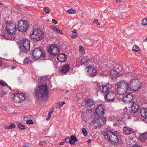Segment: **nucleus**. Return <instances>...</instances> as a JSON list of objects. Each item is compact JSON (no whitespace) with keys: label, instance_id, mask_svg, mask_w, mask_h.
I'll use <instances>...</instances> for the list:
<instances>
[{"label":"nucleus","instance_id":"55","mask_svg":"<svg viewBox=\"0 0 147 147\" xmlns=\"http://www.w3.org/2000/svg\"><path fill=\"white\" fill-rule=\"evenodd\" d=\"M92 111L91 109H88L86 111V113H92Z\"/></svg>","mask_w":147,"mask_h":147},{"label":"nucleus","instance_id":"24","mask_svg":"<svg viewBox=\"0 0 147 147\" xmlns=\"http://www.w3.org/2000/svg\"><path fill=\"white\" fill-rule=\"evenodd\" d=\"M85 101L86 104L88 107H91L94 104V101L92 99L86 98Z\"/></svg>","mask_w":147,"mask_h":147},{"label":"nucleus","instance_id":"9","mask_svg":"<svg viewBox=\"0 0 147 147\" xmlns=\"http://www.w3.org/2000/svg\"><path fill=\"white\" fill-rule=\"evenodd\" d=\"M17 28L19 31L22 32H26L28 28L27 22L25 20H20L18 22Z\"/></svg>","mask_w":147,"mask_h":147},{"label":"nucleus","instance_id":"38","mask_svg":"<svg viewBox=\"0 0 147 147\" xmlns=\"http://www.w3.org/2000/svg\"><path fill=\"white\" fill-rule=\"evenodd\" d=\"M142 24L144 25H146L147 24V19L144 18L142 21Z\"/></svg>","mask_w":147,"mask_h":147},{"label":"nucleus","instance_id":"27","mask_svg":"<svg viewBox=\"0 0 147 147\" xmlns=\"http://www.w3.org/2000/svg\"><path fill=\"white\" fill-rule=\"evenodd\" d=\"M110 75L111 78L114 79L115 78L118 76V73L116 71L113 70L111 71Z\"/></svg>","mask_w":147,"mask_h":147},{"label":"nucleus","instance_id":"43","mask_svg":"<svg viewBox=\"0 0 147 147\" xmlns=\"http://www.w3.org/2000/svg\"><path fill=\"white\" fill-rule=\"evenodd\" d=\"M55 32L60 34H63L62 31L59 28H57V30H56Z\"/></svg>","mask_w":147,"mask_h":147},{"label":"nucleus","instance_id":"15","mask_svg":"<svg viewBox=\"0 0 147 147\" xmlns=\"http://www.w3.org/2000/svg\"><path fill=\"white\" fill-rule=\"evenodd\" d=\"M86 69H88L87 72L90 76L93 77L97 74V70L96 68H94L93 66H88Z\"/></svg>","mask_w":147,"mask_h":147},{"label":"nucleus","instance_id":"51","mask_svg":"<svg viewBox=\"0 0 147 147\" xmlns=\"http://www.w3.org/2000/svg\"><path fill=\"white\" fill-rule=\"evenodd\" d=\"M6 94V93L4 91H2L1 94H0V99L4 95H5Z\"/></svg>","mask_w":147,"mask_h":147},{"label":"nucleus","instance_id":"47","mask_svg":"<svg viewBox=\"0 0 147 147\" xmlns=\"http://www.w3.org/2000/svg\"><path fill=\"white\" fill-rule=\"evenodd\" d=\"M26 123L28 124H32L33 123V122L32 120L30 119L26 121Z\"/></svg>","mask_w":147,"mask_h":147},{"label":"nucleus","instance_id":"8","mask_svg":"<svg viewBox=\"0 0 147 147\" xmlns=\"http://www.w3.org/2000/svg\"><path fill=\"white\" fill-rule=\"evenodd\" d=\"M48 51L51 55L56 56L60 52V47L58 45L53 44L49 46Z\"/></svg>","mask_w":147,"mask_h":147},{"label":"nucleus","instance_id":"35","mask_svg":"<svg viewBox=\"0 0 147 147\" xmlns=\"http://www.w3.org/2000/svg\"><path fill=\"white\" fill-rule=\"evenodd\" d=\"M43 10L47 13H49L51 10V9L49 7H45Z\"/></svg>","mask_w":147,"mask_h":147},{"label":"nucleus","instance_id":"40","mask_svg":"<svg viewBox=\"0 0 147 147\" xmlns=\"http://www.w3.org/2000/svg\"><path fill=\"white\" fill-rule=\"evenodd\" d=\"M0 85L3 87H4L5 86H7L8 85L6 82L0 81Z\"/></svg>","mask_w":147,"mask_h":147},{"label":"nucleus","instance_id":"49","mask_svg":"<svg viewBox=\"0 0 147 147\" xmlns=\"http://www.w3.org/2000/svg\"><path fill=\"white\" fill-rule=\"evenodd\" d=\"M51 28L53 30V31L55 32L56 30H57V28L53 26H50Z\"/></svg>","mask_w":147,"mask_h":147},{"label":"nucleus","instance_id":"6","mask_svg":"<svg viewBox=\"0 0 147 147\" xmlns=\"http://www.w3.org/2000/svg\"><path fill=\"white\" fill-rule=\"evenodd\" d=\"M116 86L117 91L119 95H122L126 93L129 88V84L124 80H121L118 82Z\"/></svg>","mask_w":147,"mask_h":147},{"label":"nucleus","instance_id":"34","mask_svg":"<svg viewBox=\"0 0 147 147\" xmlns=\"http://www.w3.org/2000/svg\"><path fill=\"white\" fill-rule=\"evenodd\" d=\"M24 62L25 63L29 64L30 63V60L29 57H26L24 60Z\"/></svg>","mask_w":147,"mask_h":147},{"label":"nucleus","instance_id":"13","mask_svg":"<svg viewBox=\"0 0 147 147\" xmlns=\"http://www.w3.org/2000/svg\"><path fill=\"white\" fill-rule=\"evenodd\" d=\"M98 89L101 92L105 94L109 89V83H104L97 85Z\"/></svg>","mask_w":147,"mask_h":147},{"label":"nucleus","instance_id":"37","mask_svg":"<svg viewBox=\"0 0 147 147\" xmlns=\"http://www.w3.org/2000/svg\"><path fill=\"white\" fill-rule=\"evenodd\" d=\"M53 111L52 110V111H51L49 113L48 117L46 119V120L47 121L49 120L50 119L51 115V114L53 112Z\"/></svg>","mask_w":147,"mask_h":147},{"label":"nucleus","instance_id":"17","mask_svg":"<svg viewBox=\"0 0 147 147\" xmlns=\"http://www.w3.org/2000/svg\"><path fill=\"white\" fill-rule=\"evenodd\" d=\"M123 132L126 135H130L131 134L134 135L135 134L134 130L127 126H125L123 128Z\"/></svg>","mask_w":147,"mask_h":147},{"label":"nucleus","instance_id":"46","mask_svg":"<svg viewBox=\"0 0 147 147\" xmlns=\"http://www.w3.org/2000/svg\"><path fill=\"white\" fill-rule=\"evenodd\" d=\"M95 118V114H93L92 115V117H91V122H89L90 123H92L93 121L94 120Z\"/></svg>","mask_w":147,"mask_h":147},{"label":"nucleus","instance_id":"7","mask_svg":"<svg viewBox=\"0 0 147 147\" xmlns=\"http://www.w3.org/2000/svg\"><path fill=\"white\" fill-rule=\"evenodd\" d=\"M32 57L34 59H43L45 56V53L44 50L39 48H35L33 51L32 53H31Z\"/></svg>","mask_w":147,"mask_h":147},{"label":"nucleus","instance_id":"41","mask_svg":"<svg viewBox=\"0 0 147 147\" xmlns=\"http://www.w3.org/2000/svg\"><path fill=\"white\" fill-rule=\"evenodd\" d=\"M69 137H67L64 138L63 140V141L64 142H68L69 143Z\"/></svg>","mask_w":147,"mask_h":147},{"label":"nucleus","instance_id":"2","mask_svg":"<svg viewBox=\"0 0 147 147\" xmlns=\"http://www.w3.org/2000/svg\"><path fill=\"white\" fill-rule=\"evenodd\" d=\"M35 95L39 100L45 101L47 100L48 91L47 86L38 85V87L35 89Z\"/></svg>","mask_w":147,"mask_h":147},{"label":"nucleus","instance_id":"39","mask_svg":"<svg viewBox=\"0 0 147 147\" xmlns=\"http://www.w3.org/2000/svg\"><path fill=\"white\" fill-rule=\"evenodd\" d=\"M82 131L83 134L84 136H86L87 134V132L85 128H82Z\"/></svg>","mask_w":147,"mask_h":147},{"label":"nucleus","instance_id":"1","mask_svg":"<svg viewBox=\"0 0 147 147\" xmlns=\"http://www.w3.org/2000/svg\"><path fill=\"white\" fill-rule=\"evenodd\" d=\"M105 138L107 142H110L113 146H118L121 143L123 136L119 134L117 131L107 130L103 132Z\"/></svg>","mask_w":147,"mask_h":147},{"label":"nucleus","instance_id":"16","mask_svg":"<svg viewBox=\"0 0 147 147\" xmlns=\"http://www.w3.org/2000/svg\"><path fill=\"white\" fill-rule=\"evenodd\" d=\"M115 97V94L111 91H110L107 93L105 97L106 101L108 102L113 101Z\"/></svg>","mask_w":147,"mask_h":147},{"label":"nucleus","instance_id":"62","mask_svg":"<svg viewBox=\"0 0 147 147\" xmlns=\"http://www.w3.org/2000/svg\"><path fill=\"white\" fill-rule=\"evenodd\" d=\"M118 69L119 70H122V68H121V67H119V68H118Z\"/></svg>","mask_w":147,"mask_h":147},{"label":"nucleus","instance_id":"4","mask_svg":"<svg viewBox=\"0 0 147 147\" xmlns=\"http://www.w3.org/2000/svg\"><path fill=\"white\" fill-rule=\"evenodd\" d=\"M6 31L9 34V37L10 39H14V35L16 34V27L15 23L13 21L7 22L6 23Z\"/></svg>","mask_w":147,"mask_h":147},{"label":"nucleus","instance_id":"22","mask_svg":"<svg viewBox=\"0 0 147 147\" xmlns=\"http://www.w3.org/2000/svg\"><path fill=\"white\" fill-rule=\"evenodd\" d=\"M107 63L103 65V67H104L105 68V69L107 70H109V69L108 68H112L113 66L112 61L110 60L109 59L107 61Z\"/></svg>","mask_w":147,"mask_h":147},{"label":"nucleus","instance_id":"52","mask_svg":"<svg viewBox=\"0 0 147 147\" xmlns=\"http://www.w3.org/2000/svg\"><path fill=\"white\" fill-rule=\"evenodd\" d=\"M52 22L53 23L55 24H57L58 22L57 21L54 19H53L52 20Z\"/></svg>","mask_w":147,"mask_h":147},{"label":"nucleus","instance_id":"36","mask_svg":"<svg viewBox=\"0 0 147 147\" xmlns=\"http://www.w3.org/2000/svg\"><path fill=\"white\" fill-rule=\"evenodd\" d=\"M18 126L21 129H25V126L21 123L19 124Z\"/></svg>","mask_w":147,"mask_h":147},{"label":"nucleus","instance_id":"61","mask_svg":"<svg viewBox=\"0 0 147 147\" xmlns=\"http://www.w3.org/2000/svg\"><path fill=\"white\" fill-rule=\"evenodd\" d=\"M7 86V87H8L9 88V89L10 90H11V87L10 86H9L8 85Z\"/></svg>","mask_w":147,"mask_h":147},{"label":"nucleus","instance_id":"44","mask_svg":"<svg viewBox=\"0 0 147 147\" xmlns=\"http://www.w3.org/2000/svg\"><path fill=\"white\" fill-rule=\"evenodd\" d=\"M45 80V78L44 77H42L38 79V81L39 82H40L41 83H42L43 82L44 80Z\"/></svg>","mask_w":147,"mask_h":147},{"label":"nucleus","instance_id":"21","mask_svg":"<svg viewBox=\"0 0 147 147\" xmlns=\"http://www.w3.org/2000/svg\"><path fill=\"white\" fill-rule=\"evenodd\" d=\"M70 69V67L69 64H65L61 68L60 72L62 73L65 74L67 72H68Z\"/></svg>","mask_w":147,"mask_h":147},{"label":"nucleus","instance_id":"56","mask_svg":"<svg viewBox=\"0 0 147 147\" xmlns=\"http://www.w3.org/2000/svg\"><path fill=\"white\" fill-rule=\"evenodd\" d=\"M132 147H142L141 146H140L137 144H135L133 145Z\"/></svg>","mask_w":147,"mask_h":147},{"label":"nucleus","instance_id":"5","mask_svg":"<svg viewBox=\"0 0 147 147\" xmlns=\"http://www.w3.org/2000/svg\"><path fill=\"white\" fill-rule=\"evenodd\" d=\"M20 55L27 53L30 50V41L27 39L23 38L19 43Z\"/></svg>","mask_w":147,"mask_h":147},{"label":"nucleus","instance_id":"10","mask_svg":"<svg viewBox=\"0 0 147 147\" xmlns=\"http://www.w3.org/2000/svg\"><path fill=\"white\" fill-rule=\"evenodd\" d=\"M129 86L135 91H138L141 87V84L139 80L137 79L131 80Z\"/></svg>","mask_w":147,"mask_h":147},{"label":"nucleus","instance_id":"50","mask_svg":"<svg viewBox=\"0 0 147 147\" xmlns=\"http://www.w3.org/2000/svg\"><path fill=\"white\" fill-rule=\"evenodd\" d=\"M78 36L77 34H72L71 37L73 39H74L76 38Z\"/></svg>","mask_w":147,"mask_h":147},{"label":"nucleus","instance_id":"59","mask_svg":"<svg viewBox=\"0 0 147 147\" xmlns=\"http://www.w3.org/2000/svg\"><path fill=\"white\" fill-rule=\"evenodd\" d=\"M61 103L62 104V105H63L65 103V102L64 101H63V102H61Z\"/></svg>","mask_w":147,"mask_h":147},{"label":"nucleus","instance_id":"25","mask_svg":"<svg viewBox=\"0 0 147 147\" xmlns=\"http://www.w3.org/2000/svg\"><path fill=\"white\" fill-rule=\"evenodd\" d=\"M139 138L141 141L144 142L145 140L147 139V132L140 134Z\"/></svg>","mask_w":147,"mask_h":147},{"label":"nucleus","instance_id":"11","mask_svg":"<svg viewBox=\"0 0 147 147\" xmlns=\"http://www.w3.org/2000/svg\"><path fill=\"white\" fill-rule=\"evenodd\" d=\"M106 118L104 117H102L96 119L94 123V125L96 128H99L106 123Z\"/></svg>","mask_w":147,"mask_h":147},{"label":"nucleus","instance_id":"29","mask_svg":"<svg viewBox=\"0 0 147 147\" xmlns=\"http://www.w3.org/2000/svg\"><path fill=\"white\" fill-rule=\"evenodd\" d=\"M18 93V96L19 97L20 99L21 100V101H22L23 100H24L25 99V96L24 94L19 93V91H16Z\"/></svg>","mask_w":147,"mask_h":147},{"label":"nucleus","instance_id":"54","mask_svg":"<svg viewBox=\"0 0 147 147\" xmlns=\"http://www.w3.org/2000/svg\"><path fill=\"white\" fill-rule=\"evenodd\" d=\"M46 144V142L45 141L41 142H40V145H42L45 144Z\"/></svg>","mask_w":147,"mask_h":147},{"label":"nucleus","instance_id":"28","mask_svg":"<svg viewBox=\"0 0 147 147\" xmlns=\"http://www.w3.org/2000/svg\"><path fill=\"white\" fill-rule=\"evenodd\" d=\"M71 138L70 139L69 138V143L71 144H73L75 141H77L76 138L75 136H71Z\"/></svg>","mask_w":147,"mask_h":147},{"label":"nucleus","instance_id":"26","mask_svg":"<svg viewBox=\"0 0 147 147\" xmlns=\"http://www.w3.org/2000/svg\"><path fill=\"white\" fill-rule=\"evenodd\" d=\"M13 95H14V97L13 99L14 102L17 103L21 102V100L20 99L18 95V93L17 92H15L13 94Z\"/></svg>","mask_w":147,"mask_h":147},{"label":"nucleus","instance_id":"58","mask_svg":"<svg viewBox=\"0 0 147 147\" xmlns=\"http://www.w3.org/2000/svg\"><path fill=\"white\" fill-rule=\"evenodd\" d=\"M116 1L117 3H120L121 2L120 0H116Z\"/></svg>","mask_w":147,"mask_h":147},{"label":"nucleus","instance_id":"45","mask_svg":"<svg viewBox=\"0 0 147 147\" xmlns=\"http://www.w3.org/2000/svg\"><path fill=\"white\" fill-rule=\"evenodd\" d=\"M57 105V108H59L61 107L63 105L61 103V102H58L56 103Z\"/></svg>","mask_w":147,"mask_h":147},{"label":"nucleus","instance_id":"57","mask_svg":"<svg viewBox=\"0 0 147 147\" xmlns=\"http://www.w3.org/2000/svg\"><path fill=\"white\" fill-rule=\"evenodd\" d=\"M72 32L73 33H76L77 31H76V30L75 29H74L73 30Z\"/></svg>","mask_w":147,"mask_h":147},{"label":"nucleus","instance_id":"30","mask_svg":"<svg viewBox=\"0 0 147 147\" xmlns=\"http://www.w3.org/2000/svg\"><path fill=\"white\" fill-rule=\"evenodd\" d=\"M4 127L6 129H9L12 128H14L15 127V125L14 124L11 123L9 126L5 125Z\"/></svg>","mask_w":147,"mask_h":147},{"label":"nucleus","instance_id":"32","mask_svg":"<svg viewBox=\"0 0 147 147\" xmlns=\"http://www.w3.org/2000/svg\"><path fill=\"white\" fill-rule=\"evenodd\" d=\"M79 50L80 53L82 55H84V47L82 46H79Z\"/></svg>","mask_w":147,"mask_h":147},{"label":"nucleus","instance_id":"48","mask_svg":"<svg viewBox=\"0 0 147 147\" xmlns=\"http://www.w3.org/2000/svg\"><path fill=\"white\" fill-rule=\"evenodd\" d=\"M108 119L110 121H111L113 120H114L115 119V117L114 116H110L108 118Z\"/></svg>","mask_w":147,"mask_h":147},{"label":"nucleus","instance_id":"18","mask_svg":"<svg viewBox=\"0 0 147 147\" xmlns=\"http://www.w3.org/2000/svg\"><path fill=\"white\" fill-rule=\"evenodd\" d=\"M57 60L60 62H64L67 60V57L66 54L61 53L57 57Z\"/></svg>","mask_w":147,"mask_h":147},{"label":"nucleus","instance_id":"31","mask_svg":"<svg viewBox=\"0 0 147 147\" xmlns=\"http://www.w3.org/2000/svg\"><path fill=\"white\" fill-rule=\"evenodd\" d=\"M132 49L134 51L136 52H140L141 51V50L140 49L139 47L136 45H134L133 46Z\"/></svg>","mask_w":147,"mask_h":147},{"label":"nucleus","instance_id":"64","mask_svg":"<svg viewBox=\"0 0 147 147\" xmlns=\"http://www.w3.org/2000/svg\"><path fill=\"white\" fill-rule=\"evenodd\" d=\"M2 64V62L1 60H0V66Z\"/></svg>","mask_w":147,"mask_h":147},{"label":"nucleus","instance_id":"20","mask_svg":"<svg viewBox=\"0 0 147 147\" xmlns=\"http://www.w3.org/2000/svg\"><path fill=\"white\" fill-rule=\"evenodd\" d=\"M140 111L142 117L145 119H147V109L142 107L140 108Z\"/></svg>","mask_w":147,"mask_h":147},{"label":"nucleus","instance_id":"14","mask_svg":"<svg viewBox=\"0 0 147 147\" xmlns=\"http://www.w3.org/2000/svg\"><path fill=\"white\" fill-rule=\"evenodd\" d=\"M104 106L102 104L98 106L95 109L96 114L98 117H101L104 115Z\"/></svg>","mask_w":147,"mask_h":147},{"label":"nucleus","instance_id":"23","mask_svg":"<svg viewBox=\"0 0 147 147\" xmlns=\"http://www.w3.org/2000/svg\"><path fill=\"white\" fill-rule=\"evenodd\" d=\"M89 58L87 57H83L81 59L80 64L81 65H83L86 66L88 61Z\"/></svg>","mask_w":147,"mask_h":147},{"label":"nucleus","instance_id":"33","mask_svg":"<svg viewBox=\"0 0 147 147\" xmlns=\"http://www.w3.org/2000/svg\"><path fill=\"white\" fill-rule=\"evenodd\" d=\"M67 12L70 14L76 13V10L73 9L71 8L67 10Z\"/></svg>","mask_w":147,"mask_h":147},{"label":"nucleus","instance_id":"3","mask_svg":"<svg viewBox=\"0 0 147 147\" xmlns=\"http://www.w3.org/2000/svg\"><path fill=\"white\" fill-rule=\"evenodd\" d=\"M30 37L32 40L37 42L40 41L44 38V33L41 30L33 28L30 32Z\"/></svg>","mask_w":147,"mask_h":147},{"label":"nucleus","instance_id":"12","mask_svg":"<svg viewBox=\"0 0 147 147\" xmlns=\"http://www.w3.org/2000/svg\"><path fill=\"white\" fill-rule=\"evenodd\" d=\"M129 111L131 114L136 113L139 109L140 106L138 103L136 101H132L131 103Z\"/></svg>","mask_w":147,"mask_h":147},{"label":"nucleus","instance_id":"42","mask_svg":"<svg viewBox=\"0 0 147 147\" xmlns=\"http://www.w3.org/2000/svg\"><path fill=\"white\" fill-rule=\"evenodd\" d=\"M98 20L97 19H94L93 22V23L96 24L98 25H100V22H98Z\"/></svg>","mask_w":147,"mask_h":147},{"label":"nucleus","instance_id":"19","mask_svg":"<svg viewBox=\"0 0 147 147\" xmlns=\"http://www.w3.org/2000/svg\"><path fill=\"white\" fill-rule=\"evenodd\" d=\"M133 98V96L132 93L129 92L123 97V100L126 103H128L131 101Z\"/></svg>","mask_w":147,"mask_h":147},{"label":"nucleus","instance_id":"63","mask_svg":"<svg viewBox=\"0 0 147 147\" xmlns=\"http://www.w3.org/2000/svg\"><path fill=\"white\" fill-rule=\"evenodd\" d=\"M90 141H91V139H90L88 140V143L89 142L90 143Z\"/></svg>","mask_w":147,"mask_h":147},{"label":"nucleus","instance_id":"60","mask_svg":"<svg viewBox=\"0 0 147 147\" xmlns=\"http://www.w3.org/2000/svg\"><path fill=\"white\" fill-rule=\"evenodd\" d=\"M64 142V141H63V142H61L60 143V145H63Z\"/></svg>","mask_w":147,"mask_h":147},{"label":"nucleus","instance_id":"53","mask_svg":"<svg viewBox=\"0 0 147 147\" xmlns=\"http://www.w3.org/2000/svg\"><path fill=\"white\" fill-rule=\"evenodd\" d=\"M119 17L120 19H122L123 18V15L122 14H119Z\"/></svg>","mask_w":147,"mask_h":147}]
</instances>
